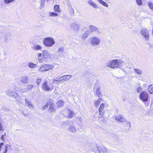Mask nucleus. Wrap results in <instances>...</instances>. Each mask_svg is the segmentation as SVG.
<instances>
[{
  "label": "nucleus",
  "mask_w": 153,
  "mask_h": 153,
  "mask_svg": "<svg viewBox=\"0 0 153 153\" xmlns=\"http://www.w3.org/2000/svg\"><path fill=\"white\" fill-rule=\"evenodd\" d=\"M94 2L92 0H88V4L91 5V4Z\"/></svg>",
  "instance_id": "45"
},
{
  "label": "nucleus",
  "mask_w": 153,
  "mask_h": 153,
  "mask_svg": "<svg viewBox=\"0 0 153 153\" xmlns=\"http://www.w3.org/2000/svg\"><path fill=\"white\" fill-rule=\"evenodd\" d=\"M32 48L34 50H40L42 48V47L40 45L36 44H34Z\"/></svg>",
  "instance_id": "21"
},
{
  "label": "nucleus",
  "mask_w": 153,
  "mask_h": 153,
  "mask_svg": "<svg viewBox=\"0 0 153 153\" xmlns=\"http://www.w3.org/2000/svg\"><path fill=\"white\" fill-rule=\"evenodd\" d=\"M148 90L150 94H153V85L149 86L148 87Z\"/></svg>",
  "instance_id": "28"
},
{
  "label": "nucleus",
  "mask_w": 153,
  "mask_h": 153,
  "mask_svg": "<svg viewBox=\"0 0 153 153\" xmlns=\"http://www.w3.org/2000/svg\"><path fill=\"white\" fill-rule=\"evenodd\" d=\"M47 1H48L49 0H46Z\"/></svg>",
  "instance_id": "52"
},
{
  "label": "nucleus",
  "mask_w": 153,
  "mask_h": 153,
  "mask_svg": "<svg viewBox=\"0 0 153 153\" xmlns=\"http://www.w3.org/2000/svg\"><path fill=\"white\" fill-rule=\"evenodd\" d=\"M49 104H50V103H47L46 104V105H44V106H43V107H42L43 109L44 110V109H45V108H47L48 107V105H49Z\"/></svg>",
  "instance_id": "42"
},
{
  "label": "nucleus",
  "mask_w": 153,
  "mask_h": 153,
  "mask_svg": "<svg viewBox=\"0 0 153 153\" xmlns=\"http://www.w3.org/2000/svg\"><path fill=\"white\" fill-rule=\"evenodd\" d=\"M21 81L23 84H26L28 83V79L26 76H22L21 79Z\"/></svg>",
  "instance_id": "18"
},
{
  "label": "nucleus",
  "mask_w": 153,
  "mask_h": 153,
  "mask_svg": "<svg viewBox=\"0 0 153 153\" xmlns=\"http://www.w3.org/2000/svg\"><path fill=\"white\" fill-rule=\"evenodd\" d=\"M137 3L139 5H141L142 4V0H136Z\"/></svg>",
  "instance_id": "37"
},
{
  "label": "nucleus",
  "mask_w": 153,
  "mask_h": 153,
  "mask_svg": "<svg viewBox=\"0 0 153 153\" xmlns=\"http://www.w3.org/2000/svg\"><path fill=\"white\" fill-rule=\"evenodd\" d=\"M99 153H108L106 148L103 146H97Z\"/></svg>",
  "instance_id": "9"
},
{
  "label": "nucleus",
  "mask_w": 153,
  "mask_h": 153,
  "mask_svg": "<svg viewBox=\"0 0 153 153\" xmlns=\"http://www.w3.org/2000/svg\"><path fill=\"white\" fill-rule=\"evenodd\" d=\"M115 119L121 122H124L125 121V119L122 115H119L115 117Z\"/></svg>",
  "instance_id": "12"
},
{
  "label": "nucleus",
  "mask_w": 153,
  "mask_h": 153,
  "mask_svg": "<svg viewBox=\"0 0 153 153\" xmlns=\"http://www.w3.org/2000/svg\"><path fill=\"white\" fill-rule=\"evenodd\" d=\"M14 0H4V3L7 4L10 3L13 1Z\"/></svg>",
  "instance_id": "38"
},
{
  "label": "nucleus",
  "mask_w": 153,
  "mask_h": 153,
  "mask_svg": "<svg viewBox=\"0 0 153 153\" xmlns=\"http://www.w3.org/2000/svg\"><path fill=\"white\" fill-rule=\"evenodd\" d=\"M145 104L146 106H147L148 105V104H147L146 103H145Z\"/></svg>",
  "instance_id": "50"
},
{
  "label": "nucleus",
  "mask_w": 153,
  "mask_h": 153,
  "mask_svg": "<svg viewBox=\"0 0 153 153\" xmlns=\"http://www.w3.org/2000/svg\"><path fill=\"white\" fill-rule=\"evenodd\" d=\"M68 131L71 133H75L76 129L73 126H70L68 129Z\"/></svg>",
  "instance_id": "19"
},
{
  "label": "nucleus",
  "mask_w": 153,
  "mask_h": 153,
  "mask_svg": "<svg viewBox=\"0 0 153 153\" xmlns=\"http://www.w3.org/2000/svg\"><path fill=\"white\" fill-rule=\"evenodd\" d=\"M56 79L57 80V81L59 82H59L62 81L61 76L59 77H58V78H56Z\"/></svg>",
  "instance_id": "44"
},
{
  "label": "nucleus",
  "mask_w": 153,
  "mask_h": 153,
  "mask_svg": "<svg viewBox=\"0 0 153 153\" xmlns=\"http://www.w3.org/2000/svg\"><path fill=\"white\" fill-rule=\"evenodd\" d=\"M67 112L68 115L67 117L68 118H71L74 115V113L72 111L70 110H68Z\"/></svg>",
  "instance_id": "20"
},
{
  "label": "nucleus",
  "mask_w": 153,
  "mask_h": 153,
  "mask_svg": "<svg viewBox=\"0 0 153 153\" xmlns=\"http://www.w3.org/2000/svg\"><path fill=\"white\" fill-rule=\"evenodd\" d=\"M89 29L90 31L92 32H95L97 33L98 32L99 34L100 33L98 29L94 26L90 25L89 26Z\"/></svg>",
  "instance_id": "14"
},
{
  "label": "nucleus",
  "mask_w": 153,
  "mask_h": 153,
  "mask_svg": "<svg viewBox=\"0 0 153 153\" xmlns=\"http://www.w3.org/2000/svg\"><path fill=\"white\" fill-rule=\"evenodd\" d=\"M91 5L93 7L95 8H98L97 5L94 2H93L92 4Z\"/></svg>",
  "instance_id": "39"
},
{
  "label": "nucleus",
  "mask_w": 153,
  "mask_h": 153,
  "mask_svg": "<svg viewBox=\"0 0 153 153\" xmlns=\"http://www.w3.org/2000/svg\"><path fill=\"white\" fill-rule=\"evenodd\" d=\"M54 11L57 12H60V10L59 8V6L58 5H56L54 6Z\"/></svg>",
  "instance_id": "31"
},
{
  "label": "nucleus",
  "mask_w": 153,
  "mask_h": 153,
  "mask_svg": "<svg viewBox=\"0 0 153 153\" xmlns=\"http://www.w3.org/2000/svg\"><path fill=\"white\" fill-rule=\"evenodd\" d=\"M41 79H38L37 80H36V83H37V84L38 85H39V84H40V83H41Z\"/></svg>",
  "instance_id": "41"
},
{
  "label": "nucleus",
  "mask_w": 153,
  "mask_h": 153,
  "mask_svg": "<svg viewBox=\"0 0 153 153\" xmlns=\"http://www.w3.org/2000/svg\"><path fill=\"white\" fill-rule=\"evenodd\" d=\"M54 67V66L51 64H44L39 69L38 71L40 72L47 71L53 69Z\"/></svg>",
  "instance_id": "4"
},
{
  "label": "nucleus",
  "mask_w": 153,
  "mask_h": 153,
  "mask_svg": "<svg viewBox=\"0 0 153 153\" xmlns=\"http://www.w3.org/2000/svg\"><path fill=\"white\" fill-rule=\"evenodd\" d=\"M57 105L58 107H62L64 105V102L62 100H59L57 102Z\"/></svg>",
  "instance_id": "30"
},
{
  "label": "nucleus",
  "mask_w": 153,
  "mask_h": 153,
  "mask_svg": "<svg viewBox=\"0 0 153 153\" xmlns=\"http://www.w3.org/2000/svg\"><path fill=\"white\" fill-rule=\"evenodd\" d=\"M15 98L16 99V100L19 102H22V100L21 99L20 97L18 96L17 95H15L14 96Z\"/></svg>",
  "instance_id": "32"
},
{
  "label": "nucleus",
  "mask_w": 153,
  "mask_h": 153,
  "mask_svg": "<svg viewBox=\"0 0 153 153\" xmlns=\"http://www.w3.org/2000/svg\"><path fill=\"white\" fill-rule=\"evenodd\" d=\"M41 4L43 6L45 3V0H40Z\"/></svg>",
  "instance_id": "46"
},
{
  "label": "nucleus",
  "mask_w": 153,
  "mask_h": 153,
  "mask_svg": "<svg viewBox=\"0 0 153 153\" xmlns=\"http://www.w3.org/2000/svg\"><path fill=\"white\" fill-rule=\"evenodd\" d=\"M70 26L71 28L76 31H78L79 29V25L76 23L72 24Z\"/></svg>",
  "instance_id": "13"
},
{
  "label": "nucleus",
  "mask_w": 153,
  "mask_h": 153,
  "mask_svg": "<svg viewBox=\"0 0 153 153\" xmlns=\"http://www.w3.org/2000/svg\"><path fill=\"white\" fill-rule=\"evenodd\" d=\"M54 39L51 37H47L43 40V43L44 46L47 47H51L55 44Z\"/></svg>",
  "instance_id": "2"
},
{
  "label": "nucleus",
  "mask_w": 153,
  "mask_h": 153,
  "mask_svg": "<svg viewBox=\"0 0 153 153\" xmlns=\"http://www.w3.org/2000/svg\"><path fill=\"white\" fill-rule=\"evenodd\" d=\"M42 52L43 58L45 59H48L52 56V54L47 50H44Z\"/></svg>",
  "instance_id": "8"
},
{
  "label": "nucleus",
  "mask_w": 153,
  "mask_h": 153,
  "mask_svg": "<svg viewBox=\"0 0 153 153\" xmlns=\"http://www.w3.org/2000/svg\"><path fill=\"white\" fill-rule=\"evenodd\" d=\"M141 33L143 37L146 40L149 39V33L148 30L145 28H143L141 30Z\"/></svg>",
  "instance_id": "7"
},
{
  "label": "nucleus",
  "mask_w": 153,
  "mask_h": 153,
  "mask_svg": "<svg viewBox=\"0 0 153 153\" xmlns=\"http://www.w3.org/2000/svg\"><path fill=\"white\" fill-rule=\"evenodd\" d=\"M88 36V35L87 33H84L82 36V39H85Z\"/></svg>",
  "instance_id": "36"
},
{
  "label": "nucleus",
  "mask_w": 153,
  "mask_h": 153,
  "mask_svg": "<svg viewBox=\"0 0 153 153\" xmlns=\"http://www.w3.org/2000/svg\"><path fill=\"white\" fill-rule=\"evenodd\" d=\"M72 10H73V11H74V10L72 9Z\"/></svg>",
  "instance_id": "53"
},
{
  "label": "nucleus",
  "mask_w": 153,
  "mask_h": 153,
  "mask_svg": "<svg viewBox=\"0 0 153 153\" xmlns=\"http://www.w3.org/2000/svg\"><path fill=\"white\" fill-rule=\"evenodd\" d=\"M50 101V102H52V100H51Z\"/></svg>",
  "instance_id": "51"
},
{
  "label": "nucleus",
  "mask_w": 153,
  "mask_h": 153,
  "mask_svg": "<svg viewBox=\"0 0 153 153\" xmlns=\"http://www.w3.org/2000/svg\"><path fill=\"white\" fill-rule=\"evenodd\" d=\"M4 146V143H1L0 144V151L1 149H2V147Z\"/></svg>",
  "instance_id": "48"
},
{
  "label": "nucleus",
  "mask_w": 153,
  "mask_h": 153,
  "mask_svg": "<svg viewBox=\"0 0 153 153\" xmlns=\"http://www.w3.org/2000/svg\"><path fill=\"white\" fill-rule=\"evenodd\" d=\"M104 107V104L103 103H102L100 105L99 108V118H101L102 117V116H103V114L105 112V111L103 109V108Z\"/></svg>",
  "instance_id": "10"
},
{
  "label": "nucleus",
  "mask_w": 153,
  "mask_h": 153,
  "mask_svg": "<svg viewBox=\"0 0 153 153\" xmlns=\"http://www.w3.org/2000/svg\"><path fill=\"white\" fill-rule=\"evenodd\" d=\"M149 94L145 91H143L139 95V99L143 102H147L149 101Z\"/></svg>",
  "instance_id": "6"
},
{
  "label": "nucleus",
  "mask_w": 153,
  "mask_h": 153,
  "mask_svg": "<svg viewBox=\"0 0 153 153\" xmlns=\"http://www.w3.org/2000/svg\"><path fill=\"white\" fill-rule=\"evenodd\" d=\"M52 83L55 84H59V82H58L57 80V79H54L52 81Z\"/></svg>",
  "instance_id": "40"
},
{
  "label": "nucleus",
  "mask_w": 153,
  "mask_h": 153,
  "mask_svg": "<svg viewBox=\"0 0 153 153\" xmlns=\"http://www.w3.org/2000/svg\"><path fill=\"white\" fill-rule=\"evenodd\" d=\"M42 53H38L37 55L39 63H41L43 62V58L42 57Z\"/></svg>",
  "instance_id": "22"
},
{
  "label": "nucleus",
  "mask_w": 153,
  "mask_h": 153,
  "mask_svg": "<svg viewBox=\"0 0 153 153\" xmlns=\"http://www.w3.org/2000/svg\"><path fill=\"white\" fill-rule=\"evenodd\" d=\"M147 4L151 10H153V2L151 1H149Z\"/></svg>",
  "instance_id": "27"
},
{
  "label": "nucleus",
  "mask_w": 153,
  "mask_h": 153,
  "mask_svg": "<svg viewBox=\"0 0 153 153\" xmlns=\"http://www.w3.org/2000/svg\"><path fill=\"white\" fill-rule=\"evenodd\" d=\"M29 67L31 68H34L36 67L37 64H34L32 62H29L28 64Z\"/></svg>",
  "instance_id": "24"
},
{
  "label": "nucleus",
  "mask_w": 153,
  "mask_h": 153,
  "mask_svg": "<svg viewBox=\"0 0 153 153\" xmlns=\"http://www.w3.org/2000/svg\"><path fill=\"white\" fill-rule=\"evenodd\" d=\"M33 85H28L27 86V88H26V91H25V92H26L27 91L29 90H31L33 88Z\"/></svg>",
  "instance_id": "34"
},
{
  "label": "nucleus",
  "mask_w": 153,
  "mask_h": 153,
  "mask_svg": "<svg viewBox=\"0 0 153 153\" xmlns=\"http://www.w3.org/2000/svg\"><path fill=\"white\" fill-rule=\"evenodd\" d=\"M126 124L127 126H128V128H130L131 127V124L130 123L128 122L126 123Z\"/></svg>",
  "instance_id": "47"
},
{
  "label": "nucleus",
  "mask_w": 153,
  "mask_h": 153,
  "mask_svg": "<svg viewBox=\"0 0 153 153\" xmlns=\"http://www.w3.org/2000/svg\"><path fill=\"white\" fill-rule=\"evenodd\" d=\"M49 104H50V106L49 110L50 112H52L55 110L54 104L53 103H50Z\"/></svg>",
  "instance_id": "26"
},
{
  "label": "nucleus",
  "mask_w": 153,
  "mask_h": 153,
  "mask_svg": "<svg viewBox=\"0 0 153 153\" xmlns=\"http://www.w3.org/2000/svg\"><path fill=\"white\" fill-rule=\"evenodd\" d=\"M142 90V88L141 87H138L137 89V91L138 93H140Z\"/></svg>",
  "instance_id": "43"
},
{
  "label": "nucleus",
  "mask_w": 153,
  "mask_h": 153,
  "mask_svg": "<svg viewBox=\"0 0 153 153\" xmlns=\"http://www.w3.org/2000/svg\"><path fill=\"white\" fill-rule=\"evenodd\" d=\"M96 94L98 97H102V94H101L100 89L99 88H97L95 90Z\"/></svg>",
  "instance_id": "23"
},
{
  "label": "nucleus",
  "mask_w": 153,
  "mask_h": 153,
  "mask_svg": "<svg viewBox=\"0 0 153 153\" xmlns=\"http://www.w3.org/2000/svg\"><path fill=\"white\" fill-rule=\"evenodd\" d=\"M7 94L9 96H14L15 95H17V94L15 92L13 91L12 90H8L7 91Z\"/></svg>",
  "instance_id": "16"
},
{
  "label": "nucleus",
  "mask_w": 153,
  "mask_h": 153,
  "mask_svg": "<svg viewBox=\"0 0 153 153\" xmlns=\"http://www.w3.org/2000/svg\"><path fill=\"white\" fill-rule=\"evenodd\" d=\"M8 148V146L6 145L4 149L2 150V153H6L7 151V149Z\"/></svg>",
  "instance_id": "35"
},
{
  "label": "nucleus",
  "mask_w": 153,
  "mask_h": 153,
  "mask_svg": "<svg viewBox=\"0 0 153 153\" xmlns=\"http://www.w3.org/2000/svg\"><path fill=\"white\" fill-rule=\"evenodd\" d=\"M89 43L93 46H97L99 45L100 42V38L98 37L93 36L89 38Z\"/></svg>",
  "instance_id": "5"
},
{
  "label": "nucleus",
  "mask_w": 153,
  "mask_h": 153,
  "mask_svg": "<svg viewBox=\"0 0 153 153\" xmlns=\"http://www.w3.org/2000/svg\"><path fill=\"white\" fill-rule=\"evenodd\" d=\"M124 63L123 61L120 59H113L108 61L106 63V66L108 68L114 69L119 68Z\"/></svg>",
  "instance_id": "1"
},
{
  "label": "nucleus",
  "mask_w": 153,
  "mask_h": 153,
  "mask_svg": "<svg viewBox=\"0 0 153 153\" xmlns=\"http://www.w3.org/2000/svg\"><path fill=\"white\" fill-rule=\"evenodd\" d=\"M103 99L102 98H100L98 100L94 101V105L95 107H98L102 101Z\"/></svg>",
  "instance_id": "17"
},
{
  "label": "nucleus",
  "mask_w": 153,
  "mask_h": 153,
  "mask_svg": "<svg viewBox=\"0 0 153 153\" xmlns=\"http://www.w3.org/2000/svg\"><path fill=\"white\" fill-rule=\"evenodd\" d=\"M99 3L107 7H108V4L102 0H97Z\"/></svg>",
  "instance_id": "25"
},
{
  "label": "nucleus",
  "mask_w": 153,
  "mask_h": 153,
  "mask_svg": "<svg viewBox=\"0 0 153 153\" xmlns=\"http://www.w3.org/2000/svg\"><path fill=\"white\" fill-rule=\"evenodd\" d=\"M62 81H66L69 80L72 77L71 75H65L61 76Z\"/></svg>",
  "instance_id": "15"
},
{
  "label": "nucleus",
  "mask_w": 153,
  "mask_h": 153,
  "mask_svg": "<svg viewBox=\"0 0 153 153\" xmlns=\"http://www.w3.org/2000/svg\"><path fill=\"white\" fill-rule=\"evenodd\" d=\"M135 72L137 74L140 75L142 73V71L139 69H134Z\"/></svg>",
  "instance_id": "33"
},
{
  "label": "nucleus",
  "mask_w": 153,
  "mask_h": 153,
  "mask_svg": "<svg viewBox=\"0 0 153 153\" xmlns=\"http://www.w3.org/2000/svg\"><path fill=\"white\" fill-rule=\"evenodd\" d=\"M25 105L28 108L31 109H33V108L34 106L32 104L31 101L27 99H25Z\"/></svg>",
  "instance_id": "11"
},
{
  "label": "nucleus",
  "mask_w": 153,
  "mask_h": 153,
  "mask_svg": "<svg viewBox=\"0 0 153 153\" xmlns=\"http://www.w3.org/2000/svg\"><path fill=\"white\" fill-rule=\"evenodd\" d=\"M54 86L51 82L45 81L42 85V89L44 91H51L53 88Z\"/></svg>",
  "instance_id": "3"
},
{
  "label": "nucleus",
  "mask_w": 153,
  "mask_h": 153,
  "mask_svg": "<svg viewBox=\"0 0 153 153\" xmlns=\"http://www.w3.org/2000/svg\"><path fill=\"white\" fill-rule=\"evenodd\" d=\"M57 13L54 12H50L49 13V16L51 17H56L58 16Z\"/></svg>",
  "instance_id": "29"
},
{
  "label": "nucleus",
  "mask_w": 153,
  "mask_h": 153,
  "mask_svg": "<svg viewBox=\"0 0 153 153\" xmlns=\"http://www.w3.org/2000/svg\"><path fill=\"white\" fill-rule=\"evenodd\" d=\"M5 135V134H4V135H2V136L1 137V140H4V136Z\"/></svg>",
  "instance_id": "49"
}]
</instances>
